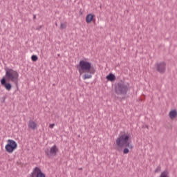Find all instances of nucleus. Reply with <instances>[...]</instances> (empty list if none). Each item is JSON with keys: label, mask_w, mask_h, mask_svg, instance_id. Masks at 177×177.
<instances>
[{"label": "nucleus", "mask_w": 177, "mask_h": 177, "mask_svg": "<svg viewBox=\"0 0 177 177\" xmlns=\"http://www.w3.org/2000/svg\"><path fill=\"white\" fill-rule=\"evenodd\" d=\"M76 68L78 71L80 75H82L83 80H89L92 78V74H95L96 70L92 66V63L82 59L79 64L76 66Z\"/></svg>", "instance_id": "1"}, {"label": "nucleus", "mask_w": 177, "mask_h": 177, "mask_svg": "<svg viewBox=\"0 0 177 177\" xmlns=\"http://www.w3.org/2000/svg\"><path fill=\"white\" fill-rule=\"evenodd\" d=\"M131 139V134L128 132L120 131L118 138L116 139V145L120 149H123L124 154L129 153V149H133V146L129 142Z\"/></svg>", "instance_id": "2"}, {"label": "nucleus", "mask_w": 177, "mask_h": 177, "mask_svg": "<svg viewBox=\"0 0 177 177\" xmlns=\"http://www.w3.org/2000/svg\"><path fill=\"white\" fill-rule=\"evenodd\" d=\"M129 83L121 80L115 84V92L116 95L125 96L128 93V91H129Z\"/></svg>", "instance_id": "3"}, {"label": "nucleus", "mask_w": 177, "mask_h": 177, "mask_svg": "<svg viewBox=\"0 0 177 177\" xmlns=\"http://www.w3.org/2000/svg\"><path fill=\"white\" fill-rule=\"evenodd\" d=\"M6 80L14 82L15 85L19 84V73L12 68H6Z\"/></svg>", "instance_id": "4"}, {"label": "nucleus", "mask_w": 177, "mask_h": 177, "mask_svg": "<svg viewBox=\"0 0 177 177\" xmlns=\"http://www.w3.org/2000/svg\"><path fill=\"white\" fill-rule=\"evenodd\" d=\"M16 149H17V142L13 140H8L7 145L5 147L6 151L11 153H13Z\"/></svg>", "instance_id": "5"}, {"label": "nucleus", "mask_w": 177, "mask_h": 177, "mask_svg": "<svg viewBox=\"0 0 177 177\" xmlns=\"http://www.w3.org/2000/svg\"><path fill=\"white\" fill-rule=\"evenodd\" d=\"M57 151H59V148H57V146L53 145L50 149H46L44 153L48 158H52V157H55L57 154Z\"/></svg>", "instance_id": "6"}, {"label": "nucleus", "mask_w": 177, "mask_h": 177, "mask_svg": "<svg viewBox=\"0 0 177 177\" xmlns=\"http://www.w3.org/2000/svg\"><path fill=\"white\" fill-rule=\"evenodd\" d=\"M30 177H46V176L39 167H36L33 169L32 173L30 174Z\"/></svg>", "instance_id": "7"}, {"label": "nucleus", "mask_w": 177, "mask_h": 177, "mask_svg": "<svg viewBox=\"0 0 177 177\" xmlns=\"http://www.w3.org/2000/svg\"><path fill=\"white\" fill-rule=\"evenodd\" d=\"M167 68V64L165 62H160L156 65V70L160 74H164L165 73V70Z\"/></svg>", "instance_id": "8"}, {"label": "nucleus", "mask_w": 177, "mask_h": 177, "mask_svg": "<svg viewBox=\"0 0 177 177\" xmlns=\"http://www.w3.org/2000/svg\"><path fill=\"white\" fill-rule=\"evenodd\" d=\"M1 85L6 89V91H10L12 89V84L10 83L6 82V78L3 77L1 80Z\"/></svg>", "instance_id": "9"}, {"label": "nucleus", "mask_w": 177, "mask_h": 177, "mask_svg": "<svg viewBox=\"0 0 177 177\" xmlns=\"http://www.w3.org/2000/svg\"><path fill=\"white\" fill-rule=\"evenodd\" d=\"M169 117L170 120H176V118H177L176 109L170 110V111L169 112Z\"/></svg>", "instance_id": "10"}, {"label": "nucleus", "mask_w": 177, "mask_h": 177, "mask_svg": "<svg viewBox=\"0 0 177 177\" xmlns=\"http://www.w3.org/2000/svg\"><path fill=\"white\" fill-rule=\"evenodd\" d=\"M37 123L34 120H29L28 122V127L29 129H32V131H35L37 129Z\"/></svg>", "instance_id": "11"}, {"label": "nucleus", "mask_w": 177, "mask_h": 177, "mask_svg": "<svg viewBox=\"0 0 177 177\" xmlns=\"http://www.w3.org/2000/svg\"><path fill=\"white\" fill-rule=\"evenodd\" d=\"M106 79L108 81H111V82H113L115 81V75L113 73H109L108 75H106Z\"/></svg>", "instance_id": "12"}, {"label": "nucleus", "mask_w": 177, "mask_h": 177, "mask_svg": "<svg viewBox=\"0 0 177 177\" xmlns=\"http://www.w3.org/2000/svg\"><path fill=\"white\" fill-rule=\"evenodd\" d=\"M92 20H93V15L92 14L87 15L86 17V23L89 24Z\"/></svg>", "instance_id": "13"}, {"label": "nucleus", "mask_w": 177, "mask_h": 177, "mask_svg": "<svg viewBox=\"0 0 177 177\" xmlns=\"http://www.w3.org/2000/svg\"><path fill=\"white\" fill-rule=\"evenodd\" d=\"M160 177H169V172L168 171H164Z\"/></svg>", "instance_id": "14"}, {"label": "nucleus", "mask_w": 177, "mask_h": 177, "mask_svg": "<svg viewBox=\"0 0 177 177\" xmlns=\"http://www.w3.org/2000/svg\"><path fill=\"white\" fill-rule=\"evenodd\" d=\"M31 59L32 62H37V60H38V57L37 55H32Z\"/></svg>", "instance_id": "15"}, {"label": "nucleus", "mask_w": 177, "mask_h": 177, "mask_svg": "<svg viewBox=\"0 0 177 177\" xmlns=\"http://www.w3.org/2000/svg\"><path fill=\"white\" fill-rule=\"evenodd\" d=\"M66 26L65 24L62 23L60 25V29L61 30H64V28H66Z\"/></svg>", "instance_id": "16"}, {"label": "nucleus", "mask_w": 177, "mask_h": 177, "mask_svg": "<svg viewBox=\"0 0 177 177\" xmlns=\"http://www.w3.org/2000/svg\"><path fill=\"white\" fill-rule=\"evenodd\" d=\"M55 127V124H51L49 125V128L53 129Z\"/></svg>", "instance_id": "17"}, {"label": "nucleus", "mask_w": 177, "mask_h": 177, "mask_svg": "<svg viewBox=\"0 0 177 177\" xmlns=\"http://www.w3.org/2000/svg\"><path fill=\"white\" fill-rule=\"evenodd\" d=\"M36 17H36L35 15H34L33 19H36Z\"/></svg>", "instance_id": "18"}]
</instances>
